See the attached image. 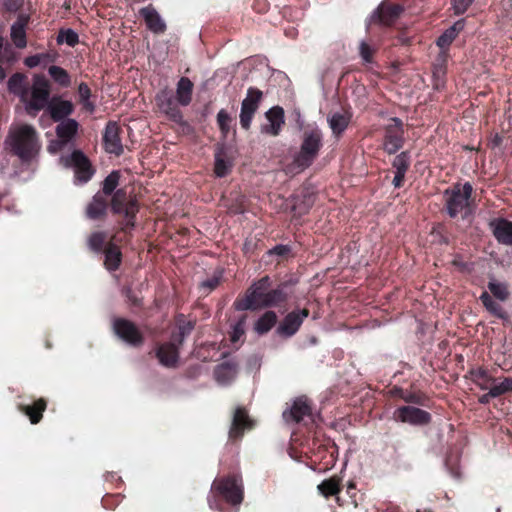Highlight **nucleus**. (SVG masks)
Returning a JSON list of instances; mask_svg holds the SVG:
<instances>
[{
  "mask_svg": "<svg viewBox=\"0 0 512 512\" xmlns=\"http://www.w3.org/2000/svg\"><path fill=\"white\" fill-rule=\"evenodd\" d=\"M61 160L66 167L74 168L75 179L80 183H87L95 173L91 161L81 150H74L69 156L62 157Z\"/></svg>",
  "mask_w": 512,
  "mask_h": 512,
  "instance_id": "ddd939ff",
  "label": "nucleus"
},
{
  "mask_svg": "<svg viewBox=\"0 0 512 512\" xmlns=\"http://www.w3.org/2000/svg\"><path fill=\"white\" fill-rule=\"evenodd\" d=\"M155 357L159 363L167 368H174L179 361V350L175 343H161L158 344L154 350Z\"/></svg>",
  "mask_w": 512,
  "mask_h": 512,
  "instance_id": "4be33fe9",
  "label": "nucleus"
},
{
  "mask_svg": "<svg viewBox=\"0 0 512 512\" xmlns=\"http://www.w3.org/2000/svg\"><path fill=\"white\" fill-rule=\"evenodd\" d=\"M403 10V6L399 4L382 1L367 17V27H390L399 19Z\"/></svg>",
  "mask_w": 512,
  "mask_h": 512,
  "instance_id": "0eeeda50",
  "label": "nucleus"
},
{
  "mask_svg": "<svg viewBox=\"0 0 512 512\" xmlns=\"http://www.w3.org/2000/svg\"><path fill=\"white\" fill-rule=\"evenodd\" d=\"M29 21V16L25 14H20L18 16L17 21H15L11 26L10 32H25Z\"/></svg>",
  "mask_w": 512,
  "mask_h": 512,
  "instance_id": "6e6d98bb",
  "label": "nucleus"
},
{
  "mask_svg": "<svg viewBox=\"0 0 512 512\" xmlns=\"http://www.w3.org/2000/svg\"><path fill=\"white\" fill-rule=\"evenodd\" d=\"M263 99V92L255 87H249L246 97L242 101L240 111V125L243 129L248 130L251 126L254 114L258 110Z\"/></svg>",
  "mask_w": 512,
  "mask_h": 512,
  "instance_id": "4468645a",
  "label": "nucleus"
},
{
  "mask_svg": "<svg viewBox=\"0 0 512 512\" xmlns=\"http://www.w3.org/2000/svg\"><path fill=\"white\" fill-rule=\"evenodd\" d=\"M490 396L499 397L506 393L512 392V378L506 377L500 383L496 381L490 386Z\"/></svg>",
  "mask_w": 512,
  "mask_h": 512,
  "instance_id": "a18cd8bd",
  "label": "nucleus"
},
{
  "mask_svg": "<svg viewBox=\"0 0 512 512\" xmlns=\"http://www.w3.org/2000/svg\"><path fill=\"white\" fill-rule=\"evenodd\" d=\"M17 59L13 46L9 43L4 44L2 34H0V63H14Z\"/></svg>",
  "mask_w": 512,
  "mask_h": 512,
  "instance_id": "37998d69",
  "label": "nucleus"
},
{
  "mask_svg": "<svg viewBox=\"0 0 512 512\" xmlns=\"http://www.w3.org/2000/svg\"><path fill=\"white\" fill-rule=\"evenodd\" d=\"M108 233L103 230H97L91 232L87 239L86 244L88 249L94 254H100L106 249L108 243Z\"/></svg>",
  "mask_w": 512,
  "mask_h": 512,
  "instance_id": "2f4dec72",
  "label": "nucleus"
},
{
  "mask_svg": "<svg viewBox=\"0 0 512 512\" xmlns=\"http://www.w3.org/2000/svg\"><path fill=\"white\" fill-rule=\"evenodd\" d=\"M194 84L188 77H181L176 86L174 94L181 106H188L192 101Z\"/></svg>",
  "mask_w": 512,
  "mask_h": 512,
  "instance_id": "c756f323",
  "label": "nucleus"
},
{
  "mask_svg": "<svg viewBox=\"0 0 512 512\" xmlns=\"http://www.w3.org/2000/svg\"><path fill=\"white\" fill-rule=\"evenodd\" d=\"M13 44L17 48H24L27 44L26 34H10Z\"/></svg>",
  "mask_w": 512,
  "mask_h": 512,
  "instance_id": "0e129e2a",
  "label": "nucleus"
},
{
  "mask_svg": "<svg viewBox=\"0 0 512 512\" xmlns=\"http://www.w3.org/2000/svg\"><path fill=\"white\" fill-rule=\"evenodd\" d=\"M120 241L117 238V234H114L106 244V249L100 253L104 256L103 266L108 272H115L122 265L123 253L118 245Z\"/></svg>",
  "mask_w": 512,
  "mask_h": 512,
  "instance_id": "f3484780",
  "label": "nucleus"
},
{
  "mask_svg": "<svg viewBox=\"0 0 512 512\" xmlns=\"http://www.w3.org/2000/svg\"><path fill=\"white\" fill-rule=\"evenodd\" d=\"M378 47L375 44H371L366 41H362L359 45V55L364 63H374V55L377 52Z\"/></svg>",
  "mask_w": 512,
  "mask_h": 512,
  "instance_id": "c03bdc74",
  "label": "nucleus"
},
{
  "mask_svg": "<svg viewBox=\"0 0 512 512\" xmlns=\"http://www.w3.org/2000/svg\"><path fill=\"white\" fill-rule=\"evenodd\" d=\"M122 498L120 494H106L101 503L105 509L114 510L120 504Z\"/></svg>",
  "mask_w": 512,
  "mask_h": 512,
  "instance_id": "8fccbe9b",
  "label": "nucleus"
},
{
  "mask_svg": "<svg viewBox=\"0 0 512 512\" xmlns=\"http://www.w3.org/2000/svg\"><path fill=\"white\" fill-rule=\"evenodd\" d=\"M155 104L158 110L170 121L177 124L183 122V113L172 89L165 87L159 90L155 95Z\"/></svg>",
  "mask_w": 512,
  "mask_h": 512,
  "instance_id": "f8f14e48",
  "label": "nucleus"
},
{
  "mask_svg": "<svg viewBox=\"0 0 512 512\" xmlns=\"http://www.w3.org/2000/svg\"><path fill=\"white\" fill-rule=\"evenodd\" d=\"M474 0H451V7L455 14H463L472 5Z\"/></svg>",
  "mask_w": 512,
  "mask_h": 512,
  "instance_id": "603ef678",
  "label": "nucleus"
},
{
  "mask_svg": "<svg viewBox=\"0 0 512 512\" xmlns=\"http://www.w3.org/2000/svg\"><path fill=\"white\" fill-rule=\"evenodd\" d=\"M253 421L250 419L245 407L239 406L235 409L231 427L229 430V438L233 440L240 439L245 429H251Z\"/></svg>",
  "mask_w": 512,
  "mask_h": 512,
  "instance_id": "aec40b11",
  "label": "nucleus"
},
{
  "mask_svg": "<svg viewBox=\"0 0 512 512\" xmlns=\"http://www.w3.org/2000/svg\"><path fill=\"white\" fill-rule=\"evenodd\" d=\"M488 289L492 295L500 301H506L509 298L510 292L505 283L490 281L488 283Z\"/></svg>",
  "mask_w": 512,
  "mask_h": 512,
  "instance_id": "49530a36",
  "label": "nucleus"
},
{
  "mask_svg": "<svg viewBox=\"0 0 512 512\" xmlns=\"http://www.w3.org/2000/svg\"><path fill=\"white\" fill-rule=\"evenodd\" d=\"M6 143L10 153L18 157L24 164H29L36 159L41 149L38 132L28 124H23L10 131Z\"/></svg>",
  "mask_w": 512,
  "mask_h": 512,
  "instance_id": "7ed1b4c3",
  "label": "nucleus"
},
{
  "mask_svg": "<svg viewBox=\"0 0 512 512\" xmlns=\"http://www.w3.org/2000/svg\"><path fill=\"white\" fill-rule=\"evenodd\" d=\"M466 21L465 19H460L456 21L452 26L446 29L445 32H461L465 29Z\"/></svg>",
  "mask_w": 512,
  "mask_h": 512,
  "instance_id": "69168bd1",
  "label": "nucleus"
},
{
  "mask_svg": "<svg viewBox=\"0 0 512 512\" xmlns=\"http://www.w3.org/2000/svg\"><path fill=\"white\" fill-rule=\"evenodd\" d=\"M383 150L388 155L396 154L405 144L404 123L398 117H392L383 128Z\"/></svg>",
  "mask_w": 512,
  "mask_h": 512,
  "instance_id": "9d476101",
  "label": "nucleus"
},
{
  "mask_svg": "<svg viewBox=\"0 0 512 512\" xmlns=\"http://www.w3.org/2000/svg\"><path fill=\"white\" fill-rule=\"evenodd\" d=\"M457 34H441L440 37L437 39L436 44L440 48V52L446 51L448 52V49L452 42L455 40Z\"/></svg>",
  "mask_w": 512,
  "mask_h": 512,
  "instance_id": "3c124183",
  "label": "nucleus"
},
{
  "mask_svg": "<svg viewBox=\"0 0 512 512\" xmlns=\"http://www.w3.org/2000/svg\"><path fill=\"white\" fill-rule=\"evenodd\" d=\"M237 372L236 364L231 362H223L216 366L214 376L217 382L227 384L235 377Z\"/></svg>",
  "mask_w": 512,
  "mask_h": 512,
  "instance_id": "e433bc0d",
  "label": "nucleus"
},
{
  "mask_svg": "<svg viewBox=\"0 0 512 512\" xmlns=\"http://www.w3.org/2000/svg\"><path fill=\"white\" fill-rule=\"evenodd\" d=\"M121 178L119 170L112 171L101 183V190L97 193L110 198L111 212L113 215L122 216L118 222L119 232L131 236V231L136 226V216L140 205L135 197L130 196L125 188H117Z\"/></svg>",
  "mask_w": 512,
  "mask_h": 512,
  "instance_id": "f257e3e1",
  "label": "nucleus"
},
{
  "mask_svg": "<svg viewBox=\"0 0 512 512\" xmlns=\"http://www.w3.org/2000/svg\"><path fill=\"white\" fill-rule=\"evenodd\" d=\"M184 340L185 338L180 337V332L176 331L172 333L171 341H169L168 343H175L178 346L179 350L180 347L183 345Z\"/></svg>",
  "mask_w": 512,
  "mask_h": 512,
  "instance_id": "338daca9",
  "label": "nucleus"
},
{
  "mask_svg": "<svg viewBox=\"0 0 512 512\" xmlns=\"http://www.w3.org/2000/svg\"><path fill=\"white\" fill-rule=\"evenodd\" d=\"M318 490L325 497L335 496L341 491V479L337 476L326 479L318 485Z\"/></svg>",
  "mask_w": 512,
  "mask_h": 512,
  "instance_id": "58836bf2",
  "label": "nucleus"
},
{
  "mask_svg": "<svg viewBox=\"0 0 512 512\" xmlns=\"http://www.w3.org/2000/svg\"><path fill=\"white\" fill-rule=\"evenodd\" d=\"M278 321L275 311L267 310L254 323V331L259 335L267 334Z\"/></svg>",
  "mask_w": 512,
  "mask_h": 512,
  "instance_id": "72a5a7b5",
  "label": "nucleus"
},
{
  "mask_svg": "<svg viewBox=\"0 0 512 512\" xmlns=\"http://www.w3.org/2000/svg\"><path fill=\"white\" fill-rule=\"evenodd\" d=\"M141 16L145 20L147 28L152 32H162L166 29V24L159 13L152 6L142 8Z\"/></svg>",
  "mask_w": 512,
  "mask_h": 512,
  "instance_id": "c85d7f7f",
  "label": "nucleus"
},
{
  "mask_svg": "<svg viewBox=\"0 0 512 512\" xmlns=\"http://www.w3.org/2000/svg\"><path fill=\"white\" fill-rule=\"evenodd\" d=\"M194 329V324L191 321L184 322L179 324L177 327V331L180 332L181 338H186Z\"/></svg>",
  "mask_w": 512,
  "mask_h": 512,
  "instance_id": "052dcab7",
  "label": "nucleus"
},
{
  "mask_svg": "<svg viewBox=\"0 0 512 512\" xmlns=\"http://www.w3.org/2000/svg\"><path fill=\"white\" fill-rule=\"evenodd\" d=\"M78 94L80 97V101L88 100L91 96V90L86 83L81 82L78 86Z\"/></svg>",
  "mask_w": 512,
  "mask_h": 512,
  "instance_id": "e2e57ef3",
  "label": "nucleus"
},
{
  "mask_svg": "<svg viewBox=\"0 0 512 512\" xmlns=\"http://www.w3.org/2000/svg\"><path fill=\"white\" fill-rule=\"evenodd\" d=\"M473 193V187L469 182L455 184L452 188L444 191L445 209L451 218H456L460 213H463L465 218L470 211V198Z\"/></svg>",
  "mask_w": 512,
  "mask_h": 512,
  "instance_id": "423d86ee",
  "label": "nucleus"
},
{
  "mask_svg": "<svg viewBox=\"0 0 512 512\" xmlns=\"http://www.w3.org/2000/svg\"><path fill=\"white\" fill-rule=\"evenodd\" d=\"M265 117L269 123L262 126L261 132L272 136L279 135L285 124L284 109L281 106H274L265 113Z\"/></svg>",
  "mask_w": 512,
  "mask_h": 512,
  "instance_id": "5701e85b",
  "label": "nucleus"
},
{
  "mask_svg": "<svg viewBox=\"0 0 512 512\" xmlns=\"http://www.w3.org/2000/svg\"><path fill=\"white\" fill-rule=\"evenodd\" d=\"M47 408V401L44 398L35 400L32 404H19L20 412L28 416L32 424H38L43 418V412Z\"/></svg>",
  "mask_w": 512,
  "mask_h": 512,
  "instance_id": "cd10ccee",
  "label": "nucleus"
},
{
  "mask_svg": "<svg viewBox=\"0 0 512 512\" xmlns=\"http://www.w3.org/2000/svg\"><path fill=\"white\" fill-rule=\"evenodd\" d=\"M392 394L399 397L406 403L416 404L419 406H428L430 401L429 397L421 391H407L402 388H394Z\"/></svg>",
  "mask_w": 512,
  "mask_h": 512,
  "instance_id": "7c9ffc66",
  "label": "nucleus"
},
{
  "mask_svg": "<svg viewBox=\"0 0 512 512\" xmlns=\"http://www.w3.org/2000/svg\"><path fill=\"white\" fill-rule=\"evenodd\" d=\"M48 73L53 81L61 87L67 88L71 85V77L64 68L51 65L48 68Z\"/></svg>",
  "mask_w": 512,
  "mask_h": 512,
  "instance_id": "ea45409f",
  "label": "nucleus"
},
{
  "mask_svg": "<svg viewBox=\"0 0 512 512\" xmlns=\"http://www.w3.org/2000/svg\"><path fill=\"white\" fill-rule=\"evenodd\" d=\"M79 34H57V43H66L67 45L74 47L79 42Z\"/></svg>",
  "mask_w": 512,
  "mask_h": 512,
  "instance_id": "4d7b16f0",
  "label": "nucleus"
},
{
  "mask_svg": "<svg viewBox=\"0 0 512 512\" xmlns=\"http://www.w3.org/2000/svg\"><path fill=\"white\" fill-rule=\"evenodd\" d=\"M351 115L347 112L340 113L336 112L333 113L331 116L328 117V123L329 126L333 132L334 135L340 136L348 127L350 123Z\"/></svg>",
  "mask_w": 512,
  "mask_h": 512,
  "instance_id": "c9c22d12",
  "label": "nucleus"
},
{
  "mask_svg": "<svg viewBox=\"0 0 512 512\" xmlns=\"http://www.w3.org/2000/svg\"><path fill=\"white\" fill-rule=\"evenodd\" d=\"M8 91L17 96L30 116L44 110L51 99V83L43 74H34L32 81L23 73H14L7 83Z\"/></svg>",
  "mask_w": 512,
  "mask_h": 512,
  "instance_id": "f03ea898",
  "label": "nucleus"
},
{
  "mask_svg": "<svg viewBox=\"0 0 512 512\" xmlns=\"http://www.w3.org/2000/svg\"><path fill=\"white\" fill-rule=\"evenodd\" d=\"M112 330L120 340L131 347L140 348L145 342L141 330L129 319L116 317L112 323Z\"/></svg>",
  "mask_w": 512,
  "mask_h": 512,
  "instance_id": "9b49d317",
  "label": "nucleus"
},
{
  "mask_svg": "<svg viewBox=\"0 0 512 512\" xmlns=\"http://www.w3.org/2000/svg\"><path fill=\"white\" fill-rule=\"evenodd\" d=\"M393 419L411 425H427L431 422L432 416L429 412L414 406H401L393 412Z\"/></svg>",
  "mask_w": 512,
  "mask_h": 512,
  "instance_id": "dca6fc26",
  "label": "nucleus"
},
{
  "mask_svg": "<svg viewBox=\"0 0 512 512\" xmlns=\"http://www.w3.org/2000/svg\"><path fill=\"white\" fill-rule=\"evenodd\" d=\"M392 168L395 170V175L392 180L394 188H401L405 183L406 173L411 166V153L405 150L397 154L392 160Z\"/></svg>",
  "mask_w": 512,
  "mask_h": 512,
  "instance_id": "412c9836",
  "label": "nucleus"
},
{
  "mask_svg": "<svg viewBox=\"0 0 512 512\" xmlns=\"http://www.w3.org/2000/svg\"><path fill=\"white\" fill-rule=\"evenodd\" d=\"M58 54L55 51H48L43 53H37L35 55L26 57L24 64L29 68L37 66L46 67L48 64L54 63L57 60Z\"/></svg>",
  "mask_w": 512,
  "mask_h": 512,
  "instance_id": "f704fd0d",
  "label": "nucleus"
},
{
  "mask_svg": "<svg viewBox=\"0 0 512 512\" xmlns=\"http://www.w3.org/2000/svg\"><path fill=\"white\" fill-rule=\"evenodd\" d=\"M271 286L272 280L268 275L254 281L243 295H239L235 299L233 303L234 309L237 311L263 309Z\"/></svg>",
  "mask_w": 512,
  "mask_h": 512,
  "instance_id": "39448f33",
  "label": "nucleus"
},
{
  "mask_svg": "<svg viewBox=\"0 0 512 512\" xmlns=\"http://www.w3.org/2000/svg\"><path fill=\"white\" fill-rule=\"evenodd\" d=\"M45 110L54 122H60L69 118L73 114L75 107L71 101L64 100L60 96H54L49 100Z\"/></svg>",
  "mask_w": 512,
  "mask_h": 512,
  "instance_id": "6ab92c4d",
  "label": "nucleus"
},
{
  "mask_svg": "<svg viewBox=\"0 0 512 512\" xmlns=\"http://www.w3.org/2000/svg\"><path fill=\"white\" fill-rule=\"evenodd\" d=\"M488 392L481 395L479 398H478V402L480 404H483V405H486V404H489L491 399L492 398H495V396H490V389H487Z\"/></svg>",
  "mask_w": 512,
  "mask_h": 512,
  "instance_id": "774afa93",
  "label": "nucleus"
},
{
  "mask_svg": "<svg viewBox=\"0 0 512 512\" xmlns=\"http://www.w3.org/2000/svg\"><path fill=\"white\" fill-rule=\"evenodd\" d=\"M123 130L115 121H109L104 129L102 144L104 150L109 154L121 156L124 152V146L121 140Z\"/></svg>",
  "mask_w": 512,
  "mask_h": 512,
  "instance_id": "2eb2a0df",
  "label": "nucleus"
},
{
  "mask_svg": "<svg viewBox=\"0 0 512 512\" xmlns=\"http://www.w3.org/2000/svg\"><path fill=\"white\" fill-rule=\"evenodd\" d=\"M283 419L288 424H299L311 429L314 425L315 419L312 413L311 403L308 398L305 396L296 398L290 409L283 412Z\"/></svg>",
  "mask_w": 512,
  "mask_h": 512,
  "instance_id": "6e6552de",
  "label": "nucleus"
},
{
  "mask_svg": "<svg viewBox=\"0 0 512 512\" xmlns=\"http://www.w3.org/2000/svg\"><path fill=\"white\" fill-rule=\"evenodd\" d=\"M479 299L482 302L485 309L492 315H494L497 318L502 319V320H505L508 318V315L504 311L502 306L499 303H497L496 301H494L488 292H486V291L482 292Z\"/></svg>",
  "mask_w": 512,
  "mask_h": 512,
  "instance_id": "4c0bfd02",
  "label": "nucleus"
},
{
  "mask_svg": "<svg viewBox=\"0 0 512 512\" xmlns=\"http://www.w3.org/2000/svg\"><path fill=\"white\" fill-rule=\"evenodd\" d=\"M449 54L446 51L439 52L433 63V76L440 79L445 76L447 72V62Z\"/></svg>",
  "mask_w": 512,
  "mask_h": 512,
  "instance_id": "79ce46f5",
  "label": "nucleus"
},
{
  "mask_svg": "<svg viewBox=\"0 0 512 512\" xmlns=\"http://www.w3.org/2000/svg\"><path fill=\"white\" fill-rule=\"evenodd\" d=\"M229 209L233 214H243L246 211V207L244 205V197L240 196L235 203L230 205Z\"/></svg>",
  "mask_w": 512,
  "mask_h": 512,
  "instance_id": "bf43d9fd",
  "label": "nucleus"
},
{
  "mask_svg": "<svg viewBox=\"0 0 512 512\" xmlns=\"http://www.w3.org/2000/svg\"><path fill=\"white\" fill-rule=\"evenodd\" d=\"M213 489L230 505H240L243 501L244 492L242 480L237 475H229L216 479L213 482Z\"/></svg>",
  "mask_w": 512,
  "mask_h": 512,
  "instance_id": "1a4fd4ad",
  "label": "nucleus"
},
{
  "mask_svg": "<svg viewBox=\"0 0 512 512\" xmlns=\"http://www.w3.org/2000/svg\"><path fill=\"white\" fill-rule=\"evenodd\" d=\"M287 287V282L280 283L275 288L271 286L266 302H264V308L281 307L285 305L290 298Z\"/></svg>",
  "mask_w": 512,
  "mask_h": 512,
  "instance_id": "a878e982",
  "label": "nucleus"
},
{
  "mask_svg": "<svg viewBox=\"0 0 512 512\" xmlns=\"http://www.w3.org/2000/svg\"><path fill=\"white\" fill-rule=\"evenodd\" d=\"M301 327V320L297 316L296 311L289 312L279 323L275 333L283 338L288 339L294 336Z\"/></svg>",
  "mask_w": 512,
  "mask_h": 512,
  "instance_id": "393cba45",
  "label": "nucleus"
},
{
  "mask_svg": "<svg viewBox=\"0 0 512 512\" xmlns=\"http://www.w3.org/2000/svg\"><path fill=\"white\" fill-rule=\"evenodd\" d=\"M291 248L288 245L279 244L274 246L271 250H269V254L277 255L280 257H286L290 254Z\"/></svg>",
  "mask_w": 512,
  "mask_h": 512,
  "instance_id": "13d9d810",
  "label": "nucleus"
},
{
  "mask_svg": "<svg viewBox=\"0 0 512 512\" xmlns=\"http://www.w3.org/2000/svg\"><path fill=\"white\" fill-rule=\"evenodd\" d=\"M123 294L126 297L127 301L134 307L142 306V299L139 298L136 293L133 291L131 287H125L123 289Z\"/></svg>",
  "mask_w": 512,
  "mask_h": 512,
  "instance_id": "5fc2aeb1",
  "label": "nucleus"
},
{
  "mask_svg": "<svg viewBox=\"0 0 512 512\" xmlns=\"http://www.w3.org/2000/svg\"><path fill=\"white\" fill-rule=\"evenodd\" d=\"M493 235L499 243L512 245V221L501 218L490 223Z\"/></svg>",
  "mask_w": 512,
  "mask_h": 512,
  "instance_id": "bb28decb",
  "label": "nucleus"
},
{
  "mask_svg": "<svg viewBox=\"0 0 512 512\" xmlns=\"http://www.w3.org/2000/svg\"><path fill=\"white\" fill-rule=\"evenodd\" d=\"M111 209L110 198L96 193L85 208V216L93 221H104Z\"/></svg>",
  "mask_w": 512,
  "mask_h": 512,
  "instance_id": "a211bd4d",
  "label": "nucleus"
},
{
  "mask_svg": "<svg viewBox=\"0 0 512 512\" xmlns=\"http://www.w3.org/2000/svg\"><path fill=\"white\" fill-rule=\"evenodd\" d=\"M221 279V273L219 275H214L213 277L203 281L201 287L205 289V293L208 294L219 286Z\"/></svg>",
  "mask_w": 512,
  "mask_h": 512,
  "instance_id": "864d4df0",
  "label": "nucleus"
},
{
  "mask_svg": "<svg viewBox=\"0 0 512 512\" xmlns=\"http://www.w3.org/2000/svg\"><path fill=\"white\" fill-rule=\"evenodd\" d=\"M246 316H242L235 324L231 326L230 341L237 343L245 334Z\"/></svg>",
  "mask_w": 512,
  "mask_h": 512,
  "instance_id": "de8ad7c7",
  "label": "nucleus"
},
{
  "mask_svg": "<svg viewBox=\"0 0 512 512\" xmlns=\"http://www.w3.org/2000/svg\"><path fill=\"white\" fill-rule=\"evenodd\" d=\"M322 147L323 133L321 129L317 126H308L302 133L300 148L295 154L292 164L299 171H304L315 162Z\"/></svg>",
  "mask_w": 512,
  "mask_h": 512,
  "instance_id": "20e7f679",
  "label": "nucleus"
},
{
  "mask_svg": "<svg viewBox=\"0 0 512 512\" xmlns=\"http://www.w3.org/2000/svg\"><path fill=\"white\" fill-rule=\"evenodd\" d=\"M231 117L225 109H221L217 114V124L221 133L226 136L230 131Z\"/></svg>",
  "mask_w": 512,
  "mask_h": 512,
  "instance_id": "09e8293b",
  "label": "nucleus"
},
{
  "mask_svg": "<svg viewBox=\"0 0 512 512\" xmlns=\"http://www.w3.org/2000/svg\"><path fill=\"white\" fill-rule=\"evenodd\" d=\"M471 381L481 390H487L497 380L491 376L487 369L483 367L472 368L469 371Z\"/></svg>",
  "mask_w": 512,
  "mask_h": 512,
  "instance_id": "473e14b6",
  "label": "nucleus"
},
{
  "mask_svg": "<svg viewBox=\"0 0 512 512\" xmlns=\"http://www.w3.org/2000/svg\"><path fill=\"white\" fill-rule=\"evenodd\" d=\"M24 0H4L3 5L7 11L16 12L23 6Z\"/></svg>",
  "mask_w": 512,
  "mask_h": 512,
  "instance_id": "680f3d73",
  "label": "nucleus"
},
{
  "mask_svg": "<svg viewBox=\"0 0 512 512\" xmlns=\"http://www.w3.org/2000/svg\"><path fill=\"white\" fill-rule=\"evenodd\" d=\"M232 162L225 159L221 153L215 155L214 173L216 177L223 178L227 176L232 169Z\"/></svg>",
  "mask_w": 512,
  "mask_h": 512,
  "instance_id": "a19ab883",
  "label": "nucleus"
},
{
  "mask_svg": "<svg viewBox=\"0 0 512 512\" xmlns=\"http://www.w3.org/2000/svg\"><path fill=\"white\" fill-rule=\"evenodd\" d=\"M55 132L57 135V144L59 149H63L68 143H70L78 133L79 123L72 118H67L57 122Z\"/></svg>",
  "mask_w": 512,
  "mask_h": 512,
  "instance_id": "b1692460",
  "label": "nucleus"
}]
</instances>
